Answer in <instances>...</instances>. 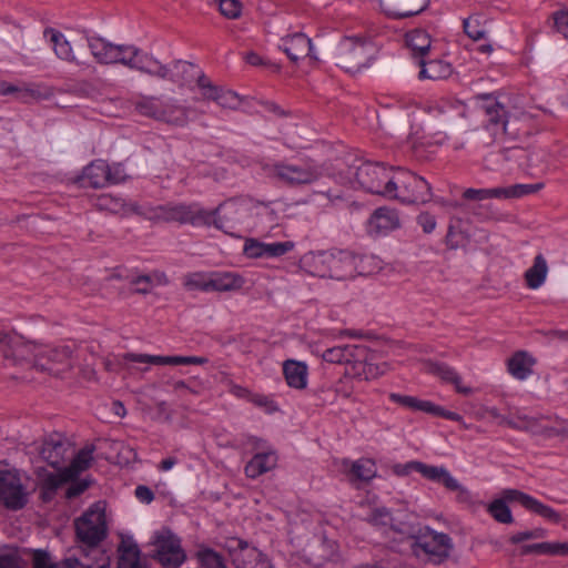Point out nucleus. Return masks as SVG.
Masks as SVG:
<instances>
[{
	"label": "nucleus",
	"mask_w": 568,
	"mask_h": 568,
	"mask_svg": "<svg viewBox=\"0 0 568 568\" xmlns=\"http://www.w3.org/2000/svg\"><path fill=\"white\" fill-rule=\"evenodd\" d=\"M247 209L248 204L244 201H226L220 204L214 211H209L213 214L211 224L226 233H231L229 229H232L235 223L242 221Z\"/></svg>",
	"instance_id": "nucleus-17"
},
{
	"label": "nucleus",
	"mask_w": 568,
	"mask_h": 568,
	"mask_svg": "<svg viewBox=\"0 0 568 568\" xmlns=\"http://www.w3.org/2000/svg\"><path fill=\"white\" fill-rule=\"evenodd\" d=\"M0 568H21V557L14 548L0 550Z\"/></svg>",
	"instance_id": "nucleus-60"
},
{
	"label": "nucleus",
	"mask_w": 568,
	"mask_h": 568,
	"mask_svg": "<svg viewBox=\"0 0 568 568\" xmlns=\"http://www.w3.org/2000/svg\"><path fill=\"white\" fill-rule=\"evenodd\" d=\"M40 476V488H41V497L43 500H50L55 490L64 483L71 480V478H67L65 470L62 468L59 473H47L39 474Z\"/></svg>",
	"instance_id": "nucleus-40"
},
{
	"label": "nucleus",
	"mask_w": 568,
	"mask_h": 568,
	"mask_svg": "<svg viewBox=\"0 0 568 568\" xmlns=\"http://www.w3.org/2000/svg\"><path fill=\"white\" fill-rule=\"evenodd\" d=\"M97 205L100 210H105L113 214H125L129 210H133V207H129L123 199L111 194L99 196Z\"/></svg>",
	"instance_id": "nucleus-49"
},
{
	"label": "nucleus",
	"mask_w": 568,
	"mask_h": 568,
	"mask_svg": "<svg viewBox=\"0 0 568 568\" xmlns=\"http://www.w3.org/2000/svg\"><path fill=\"white\" fill-rule=\"evenodd\" d=\"M414 516L406 513H398L394 516V521H390L389 527L393 531L399 534L403 539H409L413 541L418 529L419 525L414 523Z\"/></svg>",
	"instance_id": "nucleus-42"
},
{
	"label": "nucleus",
	"mask_w": 568,
	"mask_h": 568,
	"mask_svg": "<svg viewBox=\"0 0 568 568\" xmlns=\"http://www.w3.org/2000/svg\"><path fill=\"white\" fill-rule=\"evenodd\" d=\"M227 549L236 568H272L268 559L246 541L232 538L227 541Z\"/></svg>",
	"instance_id": "nucleus-15"
},
{
	"label": "nucleus",
	"mask_w": 568,
	"mask_h": 568,
	"mask_svg": "<svg viewBox=\"0 0 568 568\" xmlns=\"http://www.w3.org/2000/svg\"><path fill=\"white\" fill-rule=\"evenodd\" d=\"M109 164L104 160H95L83 170L81 180L83 185L94 189L109 184Z\"/></svg>",
	"instance_id": "nucleus-32"
},
{
	"label": "nucleus",
	"mask_w": 568,
	"mask_h": 568,
	"mask_svg": "<svg viewBox=\"0 0 568 568\" xmlns=\"http://www.w3.org/2000/svg\"><path fill=\"white\" fill-rule=\"evenodd\" d=\"M393 168H386L379 163L365 162L352 172L359 187L372 194L385 197L388 187L389 175Z\"/></svg>",
	"instance_id": "nucleus-14"
},
{
	"label": "nucleus",
	"mask_w": 568,
	"mask_h": 568,
	"mask_svg": "<svg viewBox=\"0 0 568 568\" xmlns=\"http://www.w3.org/2000/svg\"><path fill=\"white\" fill-rule=\"evenodd\" d=\"M464 197L467 200L483 201L487 199H501L500 187L493 189H467L464 192Z\"/></svg>",
	"instance_id": "nucleus-58"
},
{
	"label": "nucleus",
	"mask_w": 568,
	"mask_h": 568,
	"mask_svg": "<svg viewBox=\"0 0 568 568\" xmlns=\"http://www.w3.org/2000/svg\"><path fill=\"white\" fill-rule=\"evenodd\" d=\"M329 251L308 253L302 260L303 268L313 276L329 278Z\"/></svg>",
	"instance_id": "nucleus-34"
},
{
	"label": "nucleus",
	"mask_w": 568,
	"mask_h": 568,
	"mask_svg": "<svg viewBox=\"0 0 568 568\" xmlns=\"http://www.w3.org/2000/svg\"><path fill=\"white\" fill-rule=\"evenodd\" d=\"M536 359L526 351H517L507 359L508 373L516 379L524 381L532 374Z\"/></svg>",
	"instance_id": "nucleus-29"
},
{
	"label": "nucleus",
	"mask_w": 568,
	"mask_h": 568,
	"mask_svg": "<svg viewBox=\"0 0 568 568\" xmlns=\"http://www.w3.org/2000/svg\"><path fill=\"white\" fill-rule=\"evenodd\" d=\"M426 112L428 115L418 114L417 120L420 122V126L430 128L435 122L446 119L445 110L438 104L427 106V109H425V113Z\"/></svg>",
	"instance_id": "nucleus-53"
},
{
	"label": "nucleus",
	"mask_w": 568,
	"mask_h": 568,
	"mask_svg": "<svg viewBox=\"0 0 568 568\" xmlns=\"http://www.w3.org/2000/svg\"><path fill=\"white\" fill-rule=\"evenodd\" d=\"M469 242V235L463 230L450 225L446 235V244L452 250L464 247Z\"/></svg>",
	"instance_id": "nucleus-52"
},
{
	"label": "nucleus",
	"mask_w": 568,
	"mask_h": 568,
	"mask_svg": "<svg viewBox=\"0 0 568 568\" xmlns=\"http://www.w3.org/2000/svg\"><path fill=\"white\" fill-rule=\"evenodd\" d=\"M244 278L236 273H210L209 292L239 291L244 285Z\"/></svg>",
	"instance_id": "nucleus-35"
},
{
	"label": "nucleus",
	"mask_w": 568,
	"mask_h": 568,
	"mask_svg": "<svg viewBox=\"0 0 568 568\" xmlns=\"http://www.w3.org/2000/svg\"><path fill=\"white\" fill-rule=\"evenodd\" d=\"M368 232L374 235L387 234L400 227V219L396 210L383 206L376 209L371 215Z\"/></svg>",
	"instance_id": "nucleus-24"
},
{
	"label": "nucleus",
	"mask_w": 568,
	"mask_h": 568,
	"mask_svg": "<svg viewBox=\"0 0 568 568\" xmlns=\"http://www.w3.org/2000/svg\"><path fill=\"white\" fill-rule=\"evenodd\" d=\"M122 361L152 365H202L207 363L206 357L200 356H160L135 353L124 354Z\"/></svg>",
	"instance_id": "nucleus-20"
},
{
	"label": "nucleus",
	"mask_w": 568,
	"mask_h": 568,
	"mask_svg": "<svg viewBox=\"0 0 568 568\" xmlns=\"http://www.w3.org/2000/svg\"><path fill=\"white\" fill-rule=\"evenodd\" d=\"M367 520L375 526H389L390 521H394V516L386 508H375Z\"/></svg>",
	"instance_id": "nucleus-64"
},
{
	"label": "nucleus",
	"mask_w": 568,
	"mask_h": 568,
	"mask_svg": "<svg viewBox=\"0 0 568 568\" xmlns=\"http://www.w3.org/2000/svg\"><path fill=\"white\" fill-rule=\"evenodd\" d=\"M487 511L498 523L511 524L514 521L511 511L503 499H495L491 501L487 507Z\"/></svg>",
	"instance_id": "nucleus-50"
},
{
	"label": "nucleus",
	"mask_w": 568,
	"mask_h": 568,
	"mask_svg": "<svg viewBox=\"0 0 568 568\" xmlns=\"http://www.w3.org/2000/svg\"><path fill=\"white\" fill-rule=\"evenodd\" d=\"M329 260V278L341 281L357 273V257L348 251L331 250Z\"/></svg>",
	"instance_id": "nucleus-21"
},
{
	"label": "nucleus",
	"mask_w": 568,
	"mask_h": 568,
	"mask_svg": "<svg viewBox=\"0 0 568 568\" xmlns=\"http://www.w3.org/2000/svg\"><path fill=\"white\" fill-rule=\"evenodd\" d=\"M75 535L81 542V552H91L100 549L99 544L108 535L105 505L102 501L94 503L79 518L74 520Z\"/></svg>",
	"instance_id": "nucleus-3"
},
{
	"label": "nucleus",
	"mask_w": 568,
	"mask_h": 568,
	"mask_svg": "<svg viewBox=\"0 0 568 568\" xmlns=\"http://www.w3.org/2000/svg\"><path fill=\"white\" fill-rule=\"evenodd\" d=\"M283 373L290 387L296 389L306 387L308 374L306 364L288 359L283 364Z\"/></svg>",
	"instance_id": "nucleus-36"
},
{
	"label": "nucleus",
	"mask_w": 568,
	"mask_h": 568,
	"mask_svg": "<svg viewBox=\"0 0 568 568\" xmlns=\"http://www.w3.org/2000/svg\"><path fill=\"white\" fill-rule=\"evenodd\" d=\"M94 446H85L80 449L78 454L73 457L71 464L68 467H64L67 478L74 479L82 471L89 468L92 459H93Z\"/></svg>",
	"instance_id": "nucleus-43"
},
{
	"label": "nucleus",
	"mask_w": 568,
	"mask_h": 568,
	"mask_svg": "<svg viewBox=\"0 0 568 568\" xmlns=\"http://www.w3.org/2000/svg\"><path fill=\"white\" fill-rule=\"evenodd\" d=\"M487 123L477 131L476 140L483 146H489L495 142H501L506 138L516 139L519 130L516 119L505 110L504 105L497 101H490L485 105Z\"/></svg>",
	"instance_id": "nucleus-4"
},
{
	"label": "nucleus",
	"mask_w": 568,
	"mask_h": 568,
	"mask_svg": "<svg viewBox=\"0 0 568 568\" xmlns=\"http://www.w3.org/2000/svg\"><path fill=\"white\" fill-rule=\"evenodd\" d=\"M88 47L98 63L111 64L114 43L100 37H92L88 39Z\"/></svg>",
	"instance_id": "nucleus-44"
},
{
	"label": "nucleus",
	"mask_w": 568,
	"mask_h": 568,
	"mask_svg": "<svg viewBox=\"0 0 568 568\" xmlns=\"http://www.w3.org/2000/svg\"><path fill=\"white\" fill-rule=\"evenodd\" d=\"M169 283V278L164 272L153 271L148 274H140L130 280L132 292L140 295L150 294L154 287L164 286Z\"/></svg>",
	"instance_id": "nucleus-31"
},
{
	"label": "nucleus",
	"mask_w": 568,
	"mask_h": 568,
	"mask_svg": "<svg viewBox=\"0 0 568 568\" xmlns=\"http://www.w3.org/2000/svg\"><path fill=\"white\" fill-rule=\"evenodd\" d=\"M197 558L206 568H226L221 555L212 549H202L197 551Z\"/></svg>",
	"instance_id": "nucleus-57"
},
{
	"label": "nucleus",
	"mask_w": 568,
	"mask_h": 568,
	"mask_svg": "<svg viewBox=\"0 0 568 568\" xmlns=\"http://www.w3.org/2000/svg\"><path fill=\"white\" fill-rule=\"evenodd\" d=\"M158 122L183 128L190 122V108L179 104L175 100L166 99L163 102Z\"/></svg>",
	"instance_id": "nucleus-27"
},
{
	"label": "nucleus",
	"mask_w": 568,
	"mask_h": 568,
	"mask_svg": "<svg viewBox=\"0 0 568 568\" xmlns=\"http://www.w3.org/2000/svg\"><path fill=\"white\" fill-rule=\"evenodd\" d=\"M387 182L388 187L385 199L397 200L408 204H424L432 199L429 183L410 171L393 168Z\"/></svg>",
	"instance_id": "nucleus-1"
},
{
	"label": "nucleus",
	"mask_w": 568,
	"mask_h": 568,
	"mask_svg": "<svg viewBox=\"0 0 568 568\" xmlns=\"http://www.w3.org/2000/svg\"><path fill=\"white\" fill-rule=\"evenodd\" d=\"M295 243L293 241L265 243V257H280L293 251Z\"/></svg>",
	"instance_id": "nucleus-59"
},
{
	"label": "nucleus",
	"mask_w": 568,
	"mask_h": 568,
	"mask_svg": "<svg viewBox=\"0 0 568 568\" xmlns=\"http://www.w3.org/2000/svg\"><path fill=\"white\" fill-rule=\"evenodd\" d=\"M454 549V542L449 535L436 531L429 526L418 529L410 542V551L417 559L435 565L446 561Z\"/></svg>",
	"instance_id": "nucleus-5"
},
{
	"label": "nucleus",
	"mask_w": 568,
	"mask_h": 568,
	"mask_svg": "<svg viewBox=\"0 0 568 568\" xmlns=\"http://www.w3.org/2000/svg\"><path fill=\"white\" fill-rule=\"evenodd\" d=\"M219 9L227 19H237L242 12V3L239 0H220Z\"/></svg>",
	"instance_id": "nucleus-62"
},
{
	"label": "nucleus",
	"mask_w": 568,
	"mask_h": 568,
	"mask_svg": "<svg viewBox=\"0 0 568 568\" xmlns=\"http://www.w3.org/2000/svg\"><path fill=\"white\" fill-rule=\"evenodd\" d=\"M118 552V568H141L140 549L136 544L122 541Z\"/></svg>",
	"instance_id": "nucleus-45"
},
{
	"label": "nucleus",
	"mask_w": 568,
	"mask_h": 568,
	"mask_svg": "<svg viewBox=\"0 0 568 568\" xmlns=\"http://www.w3.org/2000/svg\"><path fill=\"white\" fill-rule=\"evenodd\" d=\"M542 182L534 184H514L507 187H500L501 199H518L528 194L537 193L542 190Z\"/></svg>",
	"instance_id": "nucleus-48"
},
{
	"label": "nucleus",
	"mask_w": 568,
	"mask_h": 568,
	"mask_svg": "<svg viewBox=\"0 0 568 568\" xmlns=\"http://www.w3.org/2000/svg\"><path fill=\"white\" fill-rule=\"evenodd\" d=\"M389 399L400 406L407 407L413 410L426 412V409H429L430 407L429 400H420L417 397L400 395L397 393H390Z\"/></svg>",
	"instance_id": "nucleus-51"
},
{
	"label": "nucleus",
	"mask_w": 568,
	"mask_h": 568,
	"mask_svg": "<svg viewBox=\"0 0 568 568\" xmlns=\"http://www.w3.org/2000/svg\"><path fill=\"white\" fill-rule=\"evenodd\" d=\"M345 466L349 465V469L347 470V475L349 476V480L354 481H371L377 474L376 464L374 460L369 458H361L356 462L349 463L344 462Z\"/></svg>",
	"instance_id": "nucleus-37"
},
{
	"label": "nucleus",
	"mask_w": 568,
	"mask_h": 568,
	"mask_svg": "<svg viewBox=\"0 0 568 568\" xmlns=\"http://www.w3.org/2000/svg\"><path fill=\"white\" fill-rule=\"evenodd\" d=\"M420 67L419 79L440 80L446 79L452 73L450 64L442 60L419 59Z\"/></svg>",
	"instance_id": "nucleus-39"
},
{
	"label": "nucleus",
	"mask_w": 568,
	"mask_h": 568,
	"mask_svg": "<svg viewBox=\"0 0 568 568\" xmlns=\"http://www.w3.org/2000/svg\"><path fill=\"white\" fill-rule=\"evenodd\" d=\"M355 346L356 345H344L329 347L321 354V357L327 363L346 365V363L349 362Z\"/></svg>",
	"instance_id": "nucleus-47"
},
{
	"label": "nucleus",
	"mask_w": 568,
	"mask_h": 568,
	"mask_svg": "<svg viewBox=\"0 0 568 568\" xmlns=\"http://www.w3.org/2000/svg\"><path fill=\"white\" fill-rule=\"evenodd\" d=\"M414 470L418 471L426 479L439 483L448 490L458 491L460 495H466L468 491L463 487L458 480L443 466H430L420 462H415L413 465Z\"/></svg>",
	"instance_id": "nucleus-22"
},
{
	"label": "nucleus",
	"mask_w": 568,
	"mask_h": 568,
	"mask_svg": "<svg viewBox=\"0 0 568 568\" xmlns=\"http://www.w3.org/2000/svg\"><path fill=\"white\" fill-rule=\"evenodd\" d=\"M501 499L505 500V503L518 501L527 510L532 511L554 524H559L562 520V516L557 510L520 490L506 489L503 493Z\"/></svg>",
	"instance_id": "nucleus-18"
},
{
	"label": "nucleus",
	"mask_w": 568,
	"mask_h": 568,
	"mask_svg": "<svg viewBox=\"0 0 568 568\" xmlns=\"http://www.w3.org/2000/svg\"><path fill=\"white\" fill-rule=\"evenodd\" d=\"M164 99L156 95H140L133 103L134 111L144 118L159 121Z\"/></svg>",
	"instance_id": "nucleus-38"
},
{
	"label": "nucleus",
	"mask_w": 568,
	"mask_h": 568,
	"mask_svg": "<svg viewBox=\"0 0 568 568\" xmlns=\"http://www.w3.org/2000/svg\"><path fill=\"white\" fill-rule=\"evenodd\" d=\"M26 347L34 352L33 365L36 368L57 377H64L69 374L80 361L83 351L82 345L75 342L52 348H37L32 345Z\"/></svg>",
	"instance_id": "nucleus-2"
},
{
	"label": "nucleus",
	"mask_w": 568,
	"mask_h": 568,
	"mask_svg": "<svg viewBox=\"0 0 568 568\" xmlns=\"http://www.w3.org/2000/svg\"><path fill=\"white\" fill-rule=\"evenodd\" d=\"M43 36L52 44L53 52L58 59L65 62L79 63L71 42L62 32L54 28H47L43 31Z\"/></svg>",
	"instance_id": "nucleus-28"
},
{
	"label": "nucleus",
	"mask_w": 568,
	"mask_h": 568,
	"mask_svg": "<svg viewBox=\"0 0 568 568\" xmlns=\"http://www.w3.org/2000/svg\"><path fill=\"white\" fill-rule=\"evenodd\" d=\"M281 49L293 62H296L305 57H310L315 61L318 60V57L313 51L311 39L307 38L304 33L297 32L292 36L282 38Z\"/></svg>",
	"instance_id": "nucleus-25"
},
{
	"label": "nucleus",
	"mask_w": 568,
	"mask_h": 568,
	"mask_svg": "<svg viewBox=\"0 0 568 568\" xmlns=\"http://www.w3.org/2000/svg\"><path fill=\"white\" fill-rule=\"evenodd\" d=\"M243 252L250 258L265 257V243L256 239H247L244 243Z\"/></svg>",
	"instance_id": "nucleus-63"
},
{
	"label": "nucleus",
	"mask_w": 568,
	"mask_h": 568,
	"mask_svg": "<svg viewBox=\"0 0 568 568\" xmlns=\"http://www.w3.org/2000/svg\"><path fill=\"white\" fill-rule=\"evenodd\" d=\"M277 464V455L273 450L255 454L246 464L244 470L248 478H257L258 476L272 470Z\"/></svg>",
	"instance_id": "nucleus-33"
},
{
	"label": "nucleus",
	"mask_w": 568,
	"mask_h": 568,
	"mask_svg": "<svg viewBox=\"0 0 568 568\" xmlns=\"http://www.w3.org/2000/svg\"><path fill=\"white\" fill-rule=\"evenodd\" d=\"M464 31L474 41L485 39L487 33L479 19L475 17H469L464 20Z\"/></svg>",
	"instance_id": "nucleus-54"
},
{
	"label": "nucleus",
	"mask_w": 568,
	"mask_h": 568,
	"mask_svg": "<svg viewBox=\"0 0 568 568\" xmlns=\"http://www.w3.org/2000/svg\"><path fill=\"white\" fill-rule=\"evenodd\" d=\"M406 43L414 57L419 60L429 52L432 40L426 31L416 29L406 34Z\"/></svg>",
	"instance_id": "nucleus-41"
},
{
	"label": "nucleus",
	"mask_w": 568,
	"mask_h": 568,
	"mask_svg": "<svg viewBox=\"0 0 568 568\" xmlns=\"http://www.w3.org/2000/svg\"><path fill=\"white\" fill-rule=\"evenodd\" d=\"M213 101L226 109H236L241 103L240 97L235 92L222 88H220Z\"/></svg>",
	"instance_id": "nucleus-61"
},
{
	"label": "nucleus",
	"mask_w": 568,
	"mask_h": 568,
	"mask_svg": "<svg viewBox=\"0 0 568 568\" xmlns=\"http://www.w3.org/2000/svg\"><path fill=\"white\" fill-rule=\"evenodd\" d=\"M263 170L268 176L290 186L312 184L323 175L321 166L312 162L300 165L280 161L265 164Z\"/></svg>",
	"instance_id": "nucleus-9"
},
{
	"label": "nucleus",
	"mask_w": 568,
	"mask_h": 568,
	"mask_svg": "<svg viewBox=\"0 0 568 568\" xmlns=\"http://www.w3.org/2000/svg\"><path fill=\"white\" fill-rule=\"evenodd\" d=\"M39 453L50 466L59 468L68 454L71 453V445L64 437L51 435L43 440Z\"/></svg>",
	"instance_id": "nucleus-23"
},
{
	"label": "nucleus",
	"mask_w": 568,
	"mask_h": 568,
	"mask_svg": "<svg viewBox=\"0 0 568 568\" xmlns=\"http://www.w3.org/2000/svg\"><path fill=\"white\" fill-rule=\"evenodd\" d=\"M374 44L364 37H343L335 45L334 58L347 72H358L367 67L374 55Z\"/></svg>",
	"instance_id": "nucleus-7"
},
{
	"label": "nucleus",
	"mask_w": 568,
	"mask_h": 568,
	"mask_svg": "<svg viewBox=\"0 0 568 568\" xmlns=\"http://www.w3.org/2000/svg\"><path fill=\"white\" fill-rule=\"evenodd\" d=\"M118 63L159 80H161L166 65L132 44H114L111 64Z\"/></svg>",
	"instance_id": "nucleus-8"
},
{
	"label": "nucleus",
	"mask_w": 568,
	"mask_h": 568,
	"mask_svg": "<svg viewBox=\"0 0 568 568\" xmlns=\"http://www.w3.org/2000/svg\"><path fill=\"white\" fill-rule=\"evenodd\" d=\"M33 568H111V559L102 549L81 552L63 561V567L53 565L47 552L37 550L33 555Z\"/></svg>",
	"instance_id": "nucleus-13"
},
{
	"label": "nucleus",
	"mask_w": 568,
	"mask_h": 568,
	"mask_svg": "<svg viewBox=\"0 0 568 568\" xmlns=\"http://www.w3.org/2000/svg\"><path fill=\"white\" fill-rule=\"evenodd\" d=\"M29 500V490L16 469L0 464V503L8 509H22Z\"/></svg>",
	"instance_id": "nucleus-11"
},
{
	"label": "nucleus",
	"mask_w": 568,
	"mask_h": 568,
	"mask_svg": "<svg viewBox=\"0 0 568 568\" xmlns=\"http://www.w3.org/2000/svg\"><path fill=\"white\" fill-rule=\"evenodd\" d=\"M161 80L179 88L196 84L202 100H214L220 87L215 85L196 65L184 60H175L165 65Z\"/></svg>",
	"instance_id": "nucleus-6"
},
{
	"label": "nucleus",
	"mask_w": 568,
	"mask_h": 568,
	"mask_svg": "<svg viewBox=\"0 0 568 568\" xmlns=\"http://www.w3.org/2000/svg\"><path fill=\"white\" fill-rule=\"evenodd\" d=\"M426 371L438 376L445 383H450L457 375V372L453 367L442 363L429 362L426 364Z\"/></svg>",
	"instance_id": "nucleus-56"
},
{
	"label": "nucleus",
	"mask_w": 568,
	"mask_h": 568,
	"mask_svg": "<svg viewBox=\"0 0 568 568\" xmlns=\"http://www.w3.org/2000/svg\"><path fill=\"white\" fill-rule=\"evenodd\" d=\"M549 266L546 257L542 254H537L534 257L531 266L524 273V281L527 288L536 291L540 288L548 276Z\"/></svg>",
	"instance_id": "nucleus-30"
},
{
	"label": "nucleus",
	"mask_w": 568,
	"mask_h": 568,
	"mask_svg": "<svg viewBox=\"0 0 568 568\" xmlns=\"http://www.w3.org/2000/svg\"><path fill=\"white\" fill-rule=\"evenodd\" d=\"M523 419L525 422V425L521 427L524 432H529L547 439L558 438L560 442H568V424L562 420L549 423L547 418L528 415L527 418Z\"/></svg>",
	"instance_id": "nucleus-19"
},
{
	"label": "nucleus",
	"mask_w": 568,
	"mask_h": 568,
	"mask_svg": "<svg viewBox=\"0 0 568 568\" xmlns=\"http://www.w3.org/2000/svg\"><path fill=\"white\" fill-rule=\"evenodd\" d=\"M378 365L369 362V352L366 346L356 345L345 365V376L359 381H369L384 374Z\"/></svg>",
	"instance_id": "nucleus-16"
},
{
	"label": "nucleus",
	"mask_w": 568,
	"mask_h": 568,
	"mask_svg": "<svg viewBox=\"0 0 568 568\" xmlns=\"http://www.w3.org/2000/svg\"><path fill=\"white\" fill-rule=\"evenodd\" d=\"M481 417L488 415L491 418L498 420L499 425H506L509 428H513L515 430L524 432L521 428L525 425V422L523 418H527V415L525 414H515L514 416H506L501 415L499 410L496 407H489V406H483L481 407Z\"/></svg>",
	"instance_id": "nucleus-46"
},
{
	"label": "nucleus",
	"mask_w": 568,
	"mask_h": 568,
	"mask_svg": "<svg viewBox=\"0 0 568 568\" xmlns=\"http://www.w3.org/2000/svg\"><path fill=\"white\" fill-rule=\"evenodd\" d=\"M379 4L388 17L403 19L424 11L429 0H379Z\"/></svg>",
	"instance_id": "nucleus-26"
},
{
	"label": "nucleus",
	"mask_w": 568,
	"mask_h": 568,
	"mask_svg": "<svg viewBox=\"0 0 568 568\" xmlns=\"http://www.w3.org/2000/svg\"><path fill=\"white\" fill-rule=\"evenodd\" d=\"M184 286L189 291L209 292V274L191 273L185 276Z\"/></svg>",
	"instance_id": "nucleus-55"
},
{
	"label": "nucleus",
	"mask_w": 568,
	"mask_h": 568,
	"mask_svg": "<svg viewBox=\"0 0 568 568\" xmlns=\"http://www.w3.org/2000/svg\"><path fill=\"white\" fill-rule=\"evenodd\" d=\"M156 221L178 222L192 225H211L213 214L197 204H165L152 210L150 216Z\"/></svg>",
	"instance_id": "nucleus-10"
},
{
	"label": "nucleus",
	"mask_w": 568,
	"mask_h": 568,
	"mask_svg": "<svg viewBox=\"0 0 568 568\" xmlns=\"http://www.w3.org/2000/svg\"><path fill=\"white\" fill-rule=\"evenodd\" d=\"M153 558L165 568H179L186 560L181 540L169 529H161L153 537Z\"/></svg>",
	"instance_id": "nucleus-12"
}]
</instances>
